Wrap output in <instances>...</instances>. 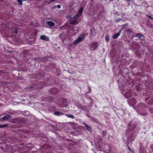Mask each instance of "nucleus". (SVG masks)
I'll return each instance as SVG.
<instances>
[{"label": "nucleus", "mask_w": 153, "mask_h": 153, "mask_svg": "<svg viewBox=\"0 0 153 153\" xmlns=\"http://www.w3.org/2000/svg\"><path fill=\"white\" fill-rule=\"evenodd\" d=\"M137 125V123L136 122H134L133 124H132V130H133L134 129V128L136 127Z\"/></svg>", "instance_id": "aec40b11"}, {"label": "nucleus", "mask_w": 153, "mask_h": 153, "mask_svg": "<svg viewBox=\"0 0 153 153\" xmlns=\"http://www.w3.org/2000/svg\"><path fill=\"white\" fill-rule=\"evenodd\" d=\"M17 1L20 5H22V0H17Z\"/></svg>", "instance_id": "393cba45"}, {"label": "nucleus", "mask_w": 153, "mask_h": 153, "mask_svg": "<svg viewBox=\"0 0 153 153\" xmlns=\"http://www.w3.org/2000/svg\"><path fill=\"white\" fill-rule=\"evenodd\" d=\"M105 39L106 41L108 42L109 41V36L108 35H106L105 37Z\"/></svg>", "instance_id": "b1692460"}, {"label": "nucleus", "mask_w": 153, "mask_h": 153, "mask_svg": "<svg viewBox=\"0 0 153 153\" xmlns=\"http://www.w3.org/2000/svg\"><path fill=\"white\" fill-rule=\"evenodd\" d=\"M127 1H129L130 0H127Z\"/></svg>", "instance_id": "a18cd8bd"}, {"label": "nucleus", "mask_w": 153, "mask_h": 153, "mask_svg": "<svg viewBox=\"0 0 153 153\" xmlns=\"http://www.w3.org/2000/svg\"><path fill=\"white\" fill-rule=\"evenodd\" d=\"M77 17H78L75 15L70 20V24L72 25H73L76 23L78 20Z\"/></svg>", "instance_id": "20e7f679"}, {"label": "nucleus", "mask_w": 153, "mask_h": 153, "mask_svg": "<svg viewBox=\"0 0 153 153\" xmlns=\"http://www.w3.org/2000/svg\"><path fill=\"white\" fill-rule=\"evenodd\" d=\"M98 142L99 144L101 143L102 141V139L100 137H99L98 138Z\"/></svg>", "instance_id": "5701e85b"}, {"label": "nucleus", "mask_w": 153, "mask_h": 153, "mask_svg": "<svg viewBox=\"0 0 153 153\" xmlns=\"http://www.w3.org/2000/svg\"><path fill=\"white\" fill-rule=\"evenodd\" d=\"M84 124L85 125V124H86L85 123H84Z\"/></svg>", "instance_id": "c03bdc74"}, {"label": "nucleus", "mask_w": 153, "mask_h": 153, "mask_svg": "<svg viewBox=\"0 0 153 153\" xmlns=\"http://www.w3.org/2000/svg\"><path fill=\"white\" fill-rule=\"evenodd\" d=\"M54 114L56 116H60L64 114L62 113L61 112L55 111L54 112Z\"/></svg>", "instance_id": "2eb2a0df"}, {"label": "nucleus", "mask_w": 153, "mask_h": 153, "mask_svg": "<svg viewBox=\"0 0 153 153\" xmlns=\"http://www.w3.org/2000/svg\"><path fill=\"white\" fill-rule=\"evenodd\" d=\"M128 104L130 105H135L136 102V100L134 98H132L128 100Z\"/></svg>", "instance_id": "423d86ee"}, {"label": "nucleus", "mask_w": 153, "mask_h": 153, "mask_svg": "<svg viewBox=\"0 0 153 153\" xmlns=\"http://www.w3.org/2000/svg\"><path fill=\"white\" fill-rule=\"evenodd\" d=\"M98 47L97 43V42L92 43L90 45V48L92 50L96 49Z\"/></svg>", "instance_id": "0eeeda50"}, {"label": "nucleus", "mask_w": 153, "mask_h": 153, "mask_svg": "<svg viewBox=\"0 0 153 153\" xmlns=\"http://www.w3.org/2000/svg\"><path fill=\"white\" fill-rule=\"evenodd\" d=\"M135 40H137V39H135Z\"/></svg>", "instance_id": "8fccbe9b"}, {"label": "nucleus", "mask_w": 153, "mask_h": 153, "mask_svg": "<svg viewBox=\"0 0 153 153\" xmlns=\"http://www.w3.org/2000/svg\"><path fill=\"white\" fill-rule=\"evenodd\" d=\"M57 7L56 5H54L52 7V9L56 8Z\"/></svg>", "instance_id": "f704fd0d"}, {"label": "nucleus", "mask_w": 153, "mask_h": 153, "mask_svg": "<svg viewBox=\"0 0 153 153\" xmlns=\"http://www.w3.org/2000/svg\"><path fill=\"white\" fill-rule=\"evenodd\" d=\"M83 10V7H81L79 10V12L76 15V16L78 17L82 13Z\"/></svg>", "instance_id": "f8f14e48"}, {"label": "nucleus", "mask_w": 153, "mask_h": 153, "mask_svg": "<svg viewBox=\"0 0 153 153\" xmlns=\"http://www.w3.org/2000/svg\"><path fill=\"white\" fill-rule=\"evenodd\" d=\"M13 32L15 34H16L17 32V29L16 28H15Z\"/></svg>", "instance_id": "c756f323"}, {"label": "nucleus", "mask_w": 153, "mask_h": 153, "mask_svg": "<svg viewBox=\"0 0 153 153\" xmlns=\"http://www.w3.org/2000/svg\"><path fill=\"white\" fill-rule=\"evenodd\" d=\"M120 35V34L118 32L117 33L114 34L113 36L112 37L113 39H117Z\"/></svg>", "instance_id": "4468645a"}, {"label": "nucleus", "mask_w": 153, "mask_h": 153, "mask_svg": "<svg viewBox=\"0 0 153 153\" xmlns=\"http://www.w3.org/2000/svg\"><path fill=\"white\" fill-rule=\"evenodd\" d=\"M91 89L90 87H89V92L88 93H89L91 92Z\"/></svg>", "instance_id": "ea45409f"}, {"label": "nucleus", "mask_w": 153, "mask_h": 153, "mask_svg": "<svg viewBox=\"0 0 153 153\" xmlns=\"http://www.w3.org/2000/svg\"><path fill=\"white\" fill-rule=\"evenodd\" d=\"M90 99H91V100H92V99L91 98Z\"/></svg>", "instance_id": "49530a36"}, {"label": "nucleus", "mask_w": 153, "mask_h": 153, "mask_svg": "<svg viewBox=\"0 0 153 153\" xmlns=\"http://www.w3.org/2000/svg\"><path fill=\"white\" fill-rule=\"evenodd\" d=\"M118 44L120 46H123V43L121 42H118Z\"/></svg>", "instance_id": "2f4dec72"}, {"label": "nucleus", "mask_w": 153, "mask_h": 153, "mask_svg": "<svg viewBox=\"0 0 153 153\" xmlns=\"http://www.w3.org/2000/svg\"><path fill=\"white\" fill-rule=\"evenodd\" d=\"M121 19H118L116 20V21L117 22H119V21L121 20Z\"/></svg>", "instance_id": "e433bc0d"}, {"label": "nucleus", "mask_w": 153, "mask_h": 153, "mask_svg": "<svg viewBox=\"0 0 153 153\" xmlns=\"http://www.w3.org/2000/svg\"><path fill=\"white\" fill-rule=\"evenodd\" d=\"M126 32L128 34H129V35L134 33L133 32L132 30H126Z\"/></svg>", "instance_id": "6ab92c4d"}, {"label": "nucleus", "mask_w": 153, "mask_h": 153, "mask_svg": "<svg viewBox=\"0 0 153 153\" xmlns=\"http://www.w3.org/2000/svg\"><path fill=\"white\" fill-rule=\"evenodd\" d=\"M126 134L130 140L131 141H134V139L137 135L135 132L130 129H127L126 130Z\"/></svg>", "instance_id": "f257e3e1"}, {"label": "nucleus", "mask_w": 153, "mask_h": 153, "mask_svg": "<svg viewBox=\"0 0 153 153\" xmlns=\"http://www.w3.org/2000/svg\"><path fill=\"white\" fill-rule=\"evenodd\" d=\"M69 124H70L71 126H75V123L74 122H69Z\"/></svg>", "instance_id": "7c9ffc66"}, {"label": "nucleus", "mask_w": 153, "mask_h": 153, "mask_svg": "<svg viewBox=\"0 0 153 153\" xmlns=\"http://www.w3.org/2000/svg\"><path fill=\"white\" fill-rule=\"evenodd\" d=\"M0 148L1 149H3V148L2 147H0Z\"/></svg>", "instance_id": "37998d69"}, {"label": "nucleus", "mask_w": 153, "mask_h": 153, "mask_svg": "<svg viewBox=\"0 0 153 153\" xmlns=\"http://www.w3.org/2000/svg\"><path fill=\"white\" fill-rule=\"evenodd\" d=\"M96 34L95 30L94 28L91 29L90 30V36L92 37H94Z\"/></svg>", "instance_id": "1a4fd4ad"}, {"label": "nucleus", "mask_w": 153, "mask_h": 153, "mask_svg": "<svg viewBox=\"0 0 153 153\" xmlns=\"http://www.w3.org/2000/svg\"><path fill=\"white\" fill-rule=\"evenodd\" d=\"M59 91V89L55 88H53L50 89L49 91L51 94H55L57 93Z\"/></svg>", "instance_id": "39448f33"}, {"label": "nucleus", "mask_w": 153, "mask_h": 153, "mask_svg": "<svg viewBox=\"0 0 153 153\" xmlns=\"http://www.w3.org/2000/svg\"><path fill=\"white\" fill-rule=\"evenodd\" d=\"M88 113H86L85 114L86 116H88V117H91L90 116L88 115Z\"/></svg>", "instance_id": "58836bf2"}, {"label": "nucleus", "mask_w": 153, "mask_h": 153, "mask_svg": "<svg viewBox=\"0 0 153 153\" xmlns=\"http://www.w3.org/2000/svg\"><path fill=\"white\" fill-rule=\"evenodd\" d=\"M125 96L128 99L131 97V94L130 93L126 92L125 93Z\"/></svg>", "instance_id": "f3484780"}, {"label": "nucleus", "mask_w": 153, "mask_h": 153, "mask_svg": "<svg viewBox=\"0 0 153 153\" xmlns=\"http://www.w3.org/2000/svg\"><path fill=\"white\" fill-rule=\"evenodd\" d=\"M10 115H7L6 116H4L1 118L0 119V121H3L5 120H8L9 118H11Z\"/></svg>", "instance_id": "6e6552de"}, {"label": "nucleus", "mask_w": 153, "mask_h": 153, "mask_svg": "<svg viewBox=\"0 0 153 153\" xmlns=\"http://www.w3.org/2000/svg\"><path fill=\"white\" fill-rule=\"evenodd\" d=\"M128 149L130 151H131V149H130V147L128 146Z\"/></svg>", "instance_id": "a19ab883"}, {"label": "nucleus", "mask_w": 153, "mask_h": 153, "mask_svg": "<svg viewBox=\"0 0 153 153\" xmlns=\"http://www.w3.org/2000/svg\"><path fill=\"white\" fill-rule=\"evenodd\" d=\"M11 122L12 123L16 124H20L21 125L25 124L26 122L24 118H16L15 119H12Z\"/></svg>", "instance_id": "f03ea898"}, {"label": "nucleus", "mask_w": 153, "mask_h": 153, "mask_svg": "<svg viewBox=\"0 0 153 153\" xmlns=\"http://www.w3.org/2000/svg\"><path fill=\"white\" fill-rule=\"evenodd\" d=\"M125 28V27H122V28H121V29H120V30H119V31L118 32L119 33H120V34L121 33V32Z\"/></svg>", "instance_id": "473e14b6"}, {"label": "nucleus", "mask_w": 153, "mask_h": 153, "mask_svg": "<svg viewBox=\"0 0 153 153\" xmlns=\"http://www.w3.org/2000/svg\"><path fill=\"white\" fill-rule=\"evenodd\" d=\"M128 24H125L123 25L122 26H123V27H124L125 26H128Z\"/></svg>", "instance_id": "4c0bfd02"}, {"label": "nucleus", "mask_w": 153, "mask_h": 153, "mask_svg": "<svg viewBox=\"0 0 153 153\" xmlns=\"http://www.w3.org/2000/svg\"><path fill=\"white\" fill-rule=\"evenodd\" d=\"M146 16H147L149 17V18H150L151 20H153V17H152L148 15H147Z\"/></svg>", "instance_id": "72a5a7b5"}, {"label": "nucleus", "mask_w": 153, "mask_h": 153, "mask_svg": "<svg viewBox=\"0 0 153 153\" xmlns=\"http://www.w3.org/2000/svg\"><path fill=\"white\" fill-rule=\"evenodd\" d=\"M102 136L103 137H105L106 136L107 134L105 131H102Z\"/></svg>", "instance_id": "cd10ccee"}, {"label": "nucleus", "mask_w": 153, "mask_h": 153, "mask_svg": "<svg viewBox=\"0 0 153 153\" xmlns=\"http://www.w3.org/2000/svg\"><path fill=\"white\" fill-rule=\"evenodd\" d=\"M14 132L16 134H22L24 132V131L22 129H19L14 130Z\"/></svg>", "instance_id": "9d476101"}, {"label": "nucleus", "mask_w": 153, "mask_h": 153, "mask_svg": "<svg viewBox=\"0 0 153 153\" xmlns=\"http://www.w3.org/2000/svg\"><path fill=\"white\" fill-rule=\"evenodd\" d=\"M146 25L148 27H149L150 28H152V27L153 25L150 22H148L147 23Z\"/></svg>", "instance_id": "bb28decb"}, {"label": "nucleus", "mask_w": 153, "mask_h": 153, "mask_svg": "<svg viewBox=\"0 0 153 153\" xmlns=\"http://www.w3.org/2000/svg\"><path fill=\"white\" fill-rule=\"evenodd\" d=\"M66 115L68 117L72 118V119L74 118V117L71 114H67Z\"/></svg>", "instance_id": "412c9836"}, {"label": "nucleus", "mask_w": 153, "mask_h": 153, "mask_svg": "<svg viewBox=\"0 0 153 153\" xmlns=\"http://www.w3.org/2000/svg\"><path fill=\"white\" fill-rule=\"evenodd\" d=\"M27 0H22V1H27Z\"/></svg>", "instance_id": "79ce46f5"}, {"label": "nucleus", "mask_w": 153, "mask_h": 153, "mask_svg": "<svg viewBox=\"0 0 153 153\" xmlns=\"http://www.w3.org/2000/svg\"><path fill=\"white\" fill-rule=\"evenodd\" d=\"M56 72L57 73V75H59L60 74V71L59 69H57Z\"/></svg>", "instance_id": "c85d7f7f"}, {"label": "nucleus", "mask_w": 153, "mask_h": 153, "mask_svg": "<svg viewBox=\"0 0 153 153\" xmlns=\"http://www.w3.org/2000/svg\"><path fill=\"white\" fill-rule=\"evenodd\" d=\"M57 6V7L58 8V9H60V8H61V6L60 5H56Z\"/></svg>", "instance_id": "c9c22d12"}, {"label": "nucleus", "mask_w": 153, "mask_h": 153, "mask_svg": "<svg viewBox=\"0 0 153 153\" xmlns=\"http://www.w3.org/2000/svg\"><path fill=\"white\" fill-rule=\"evenodd\" d=\"M85 126L86 127V128L88 131L90 132L92 131V129L91 127L88 126L87 124H85Z\"/></svg>", "instance_id": "a211bd4d"}, {"label": "nucleus", "mask_w": 153, "mask_h": 153, "mask_svg": "<svg viewBox=\"0 0 153 153\" xmlns=\"http://www.w3.org/2000/svg\"><path fill=\"white\" fill-rule=\"evenodd\" d=\"M40 38L41 39L46 41H48L49 40V37L46 36L45 35H42L40 36Z\"/></svg>", "instance_id": "9b49d317"}, {"label": "nucleus", "mask_w": 153, "mask_h": 153, "mask_svg": "<svg viewBox=\"0 0 153 153\" xmlns=\"http://www.w3.org/2000/svg\"><path fill=\"white\" fill-rule=\"evenodd\" d=\"M135 36L137 37L139 39H140L142 36V35L141 34L137 33L135 34Z\"/></svg>", "instance_id": "4be33fe9"}, {"label": "nucleus", "mask_w": 153, "mask_h": 153, "mask_svg": "<svg viewBox=\"0 0 153 153\" xmlns=\"http://www.w3.org/2000/svg\"><path fill=\"white\" fill-rule=\"evenodd\" d=\"M82 109H83V110H84V108H82Z\"/></svg>", "instance_id": "09e8293b"}, {"label": "nucleus", "mask_w": 153, "mask_h": 153, "mask_svg": "<svg viewBox=\"0 0 153 153\" xmlns=\"http://www.w3.org/2000/svg\"><path fill=\"white\" fill-rule=\"evenodd\" d=\"M132 121H131L128 125V129H130V130H132Z\"/></svg>", "instance_id": "dca6fc26"}, {"label": "nucleus", "mask_w": 153, "mask_h": 153, "mask_svg": "<svg viewBox=\"0 0 153 153\" xmlns=\"http://www.w3.org/2000/svg\"><path fill=\"white\" fill-rule=\"evenodd\" d=\"M84 34H81L79 36L77 39L73 43L74 45H76L78 43L81 42L82 39L84 37Z\"/></svg>", "instance_id": "7ed1b4c3"}, {"label": "nucleus", "mask_w": 153, "mask_h": 153, "mask_svg": "<svg viewBox=\"0 0 153 153\" xmlns=\"http://www.w3.org/2000/svg\"><path fill=\"white\" fill-rule=\"evenodd\" d=\"M46 23L49 26L53 27L55 25V24L53 22L51 21H47Z\"/></svg>", "instance_id": "ddd939ff"}, {"label": "nucleus", "mask_w": 153, "mask_h": 153, "mask_svg": "<svg viewBox=\"0 0 153 153\" xmlns=\"http://www.w3.org/2000/svg\"><path fill=\"white\" fill-rule=\"evenodd\" d=\"M82 109H83V110H84V108H82Z\"/></svg>", "instance_id": "de8ad7c7"}, {"label": "nucleus", "mask_w": 153, "mask_h": 153, "mask_svg": "<svg viewBox=\"0 0 153 153\" xmlns=\"http://www.w3.org/2000/svg\"><path fill=\"white\" fill-rule=\"evenodd\" d=\"M8 126V125L7 124L4 125H0V128L7 127Z\"/></svg>", "instance_id": "a878e982"}]
</instances>
